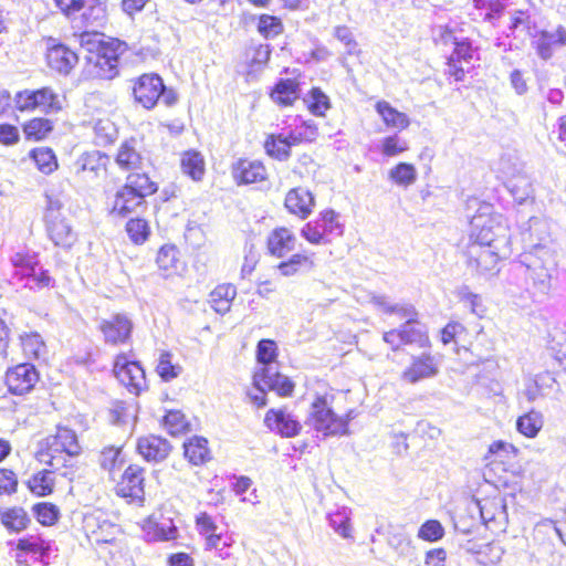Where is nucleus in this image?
<instances>
[{
    "label": "nucleus",
    "mask_w": 566,
    "mask_h": 566,
    "mask_svg": "<svg viewBox=\"0 0 566 566\" xmlns=\"http://www.w3.org/2000/svg\"><path fill=\"white\" fill-rule=\"evenodd\" d=\"M556 265L553 251L542 243L533 245L532 250L520 255L514 265L517 275H523L525 290L534 302H543L552 287V274Z\"/></svg>",
    "instance_id": "obj_1"
},
{
    "label": "nucleus",
    "mask_w": 566,
    "mask_h": 566,
    "mask_svg": "<svg viewBox=\"0 0 566 566\" xmlns=\"http://www.w3.org/2000/svg\"><path fill=\"white\" fill-rule=\"evenodd\" d=\"M82 448L74 430L66 427H57L56 433L46 437L39 442L35 459L61 475L72 481L74 479L75 458L80 455Z\"/></svg>",
    "instance_id": "obj_2"
},
{
    "label": "nucleus",
    "mask_w": 566,
    "mask_h": 566,
    "mask_svg": "<svg viewBox=\"0 0 566 566\" xmlns=\"http://www.w3.org/2000/svg\"><path fill=\"white\" fill-rule=\"evenodd\" d=\"M158 190L156 182L146 174H130L125 185L117 191L113 210L122 217L135 211L145 203V198Z\"/></svg>",
    "instance_id": "obj_3"
},
{
    "label": "nucleus",
    "mask_w": 566,
    "mask_h": 566,
    "mask_svg": "<svg viewBox=\"0 0 566 566\" xmlns=\"http://www.w3.org/2000/svg\"><path fill=\"white\" fill-rule=\"evenodd\" d=\"M133 94L135 101L147 109L154 108L159 99L169 107L178 101L176 91L167 87L156 73L140 75L134 84Z\"/></svg>",
    "instance_id": "obj_4"
},
{
    "label": "nucleus",
    "mask_w": 566,
    "mask_h": 566,
    "mask_svg": "<svg viewBox=\"0 0 566 566\" xmlns=\"http://www.w3.org/2000/svg\"><path fill=\"white\" fill-rule=\"evenodd\" d=\"M305 424L325 438L349 434L346 421L340 420L324 396H317L312 402Z\"/></svg>",
    "instance_id": "obj_5"
},
{
    "label": "nucleus",
    "mask_w": 566,
    "mask_h": 566,
    "mask_svg": "<svg viewBox=\"0 0 566 566\" xmlns=\"http://www.w3.org/2000/svg\"><path fill=\"white\" fill-rule=\"evenodd\" d=\"M62 203L59 199L46 196L44 211L45 230L54 245L62 249H71L77 240L69 220L61 212Z\"/></svg>",
    "instance_id": "obj_6"
},
{
    "label": "nucleus",
    "mask_w": 566,
    "mask_h": 566,
    "mask_svg": "<svg viewBox=\"0 0 566 566\" xmlns=\"http://www.w3.org/2000/svg\"><path fill=\"white\" fill-rule=\"evenodd\" d=\"M14 103L21 112L40 108L45 114H55L63 108V98L49 86L20 91L14 96Z\"/></svg>",
    "instance_id": "obj_7"
},
{
    "label": "nucleus",
    "mask_w": 566,
    "mask_h": 566,
    "mask_svg": "<svg viewBox=\"0 0 566 566\" xmlns=\"http://www.w3.org/2000/svg\"><path fill=\"white\" fill-rule=\"evenodd\" d=\"M472 224L479 229L473 244L492 247L497 251H504L509 245V229L501 216L485 218L475 216Z\"/></svg>",
    "instance_id": "obj_8"
},
{
    "label": "nucleus",
    "mask_w": 566,
    "mask_h": 566,
    "mask_svg": "<svg viewBox=\"0 0 566 566\" xmlns=\"http://www.w3.org/2000/svg\"><path fill=\"white\" fill-rule=\"evenodd\" d=\"M124 43L119 40L108 39V46L94 54L85 55L87 64L93 65L96 76L102 78H113L118 74L119 55L123 53Z\"/></svg>",
    "instance_id": "obj_9"
},
{
    "label": "nucleus",
    "mask_w": 566,
    "mask_h": 566,
    "mask_svg": "<svg viewBox=\"0 0 566 566\" xmlns=\"http://www.w3.org/2000/svg\"><path fill=\"white\" fill-rule=\"evenodd\" d=\"M40 380V374L30 363L18 364L6 371V385L9 392L23 396L34 389Z\"/></svg>",
    "instance_id": "obj_10"
},
{
    "label": "nucleus",
    "mask_w": 566,
    "mask_h": 566,
    "mask_svg": "<svg viewBox=\"0 0 566 566\" xmlns=\"http://www.w3.org/2000/svg\"><path fill=\"white\" fill-rule=\"evenodd\" d=\"M492 247L471 244L467 252V266L471 273L476 275H493L497 272L500 253Z\"/></svg>",
    "instance_id": "obj_11"
},
{
    "label": "nucleus",
    "mask_w": 566,
    "mask_h": 566,
    "mask_svg": "<svg viewBox=\"0 0 566 566\" xmlns=\"http://www.w3.org/2000/svg\"><path fill=\"white\" fill-rule=\"evenodd\" d=\"M148 154L145 150L143 139L130 137L125 139L116 154L115 163L123 170H139L148 161Z\"/></svg>",
    "instance_id": "obj_12"
},
{
    "label": "nucleus",
    "mask_w": 566,
    "mask_h": 566,
    "mask_svg": "<svg viewBox=\"0 0 566 566\" xmlns=\"http://www.w3.org/2000/svg\"><path fill=\"white\" fill-rule=\"evenodd\" d=\"M264 424L271 431L285 438L296 437L302 430L300 420L285 408L269 409L264 417Z\"/></svg>",
    "instance_id": "obj_13"
},
{
    "label": "nucleus",
    "mask_w": 566,
    "mask_h": 566,
    "mask_svg": "<svg viewBox=\"0 0 566 566\" xmlns=\"http://www.w3.org/2000/svg\"><path fill=\"white\" fill-rule=\"evenodd\" d=\"M116 378L138 395L146 385L145 370L138 361H128L125 357H118L114 365Z\"/></svg>",
    "instance_id": "obj_14"
},
{
    "label": "nucleus",
    "mask_w": 566,
    "mask_h": 566,
    "mask_svg": "<svg viewBox=\"0 0 566 566\" xmlns=\"http://www.w3.org/2000/svg\"><path fill=\"white\" fill-rule=\"evenodd\" d=\"M473 511L479 512L480 518L486 528L492 532L504 531L506 524V505L504 501L485 500L476 501Z\"/></svg>",
    "instance_id": "obj_15"
},
{
    "label": "nucleus",
    "mask_w": 566,
    "mask_h": 566,
    "mask_svg": "<svg viewBox=\"0 0 566 566\" xmlns=\"http://www.w3.org/2000/svg\"><path fill=\"white\" fill-rule=\"evenodd\" d=\"M260 384L282 397L291 396L294 391V382L287 376L280 374L276 367H261L255 371L253 386L259 387Z\"/></svg>",
    "instance_id": "obj_16"
},
{
    "label": "nucleus",
    "mask_w": 566,
    "mask_h": 566,
    "mask_svg": "<svg viewBox=\"0 0 566 566\" xmlns=\"http://www.w3.org/2000/svg\"><path fill=\"white\" fill-rule=\"evenodd\" d=\"M109 156L99 150H91L83 153L74 163L73 168L77 176L83 178H98L101 174H105Z\"/></svg>",
    "instance_id": "obj_17"
},
{
    "label": "nucleus",
    "mask_w": 566,
    "mask_h": 566,
    "mask_svg": "<svg viewBox=\"0 0 566 566\" xmlns=\"http://www.w3.org/2000/svg\"><path fill=\"white\" fill-rule=\"evenodd\" d=\"M144 469L137 464H130L126 468L122 475L120 482L117 484V494L122 497L130 500L144 499Z\"/></svg>",
    "instance_id": "obj_18"
},
{
    "label": "nucleus",
    "mask_w": 566,
    "mask_h": 566,
    "mask_svg": "<svg viewBox=\"0 0 566 566\" xmlns=\"http://www.w3.org/2000/svg\"><path fill=\"white\" fill-rule=\"evenodd\" d=\"M48 65L61 75H69L78 62L77 54L63 43H53L46 52Z\"/></svg>",
    "instance_id": "obj_19"
},
{
    "label": "nucleus",
    "mask_w": 566,
    "mask_h": 566,
    "mask_svg": "<svg viewBox=\"0 0 566 566\" xmlns=\"http://www.w3.org/2000/svg\"><path fill=\"white\" fill-rule=\"evenodd\" d=\"M439 373L436 358L423 353L420 356H412L410 366L403 370L402 379L410 384H416L426 378H432Z\"/></svg>",
    "instance_id": "obj_20"
},
{
    "label": "nucleus",
    "mask_w": 566,
    "mask_h": 566,
    "mask_svg": "<svg viewBox=\"0 0 566 566\" xmlns=\"http://www.w3.org/2000/svg\"><path fill=\"white\" fill-rule=\"evenodd\" d=\"M105 342L116 345L125 343L132 334L133 323L125 314H115L111 319H104L99 326Z\"/></svg>",
    "instance_id": "obj_21"
},
{
    "label": "nucleus",
    "mask_w": 566,
    "mask_h": 566,
    "mask_svg": "<svg viewBox=\"0 0 566 566\" xmlns=\"http://www.w3.org/2000/svg\"><path fill=\"white\" fill-rule=\"evenodd\" d=\"M232 176L238 185H250L265 180L268 172L259 160L239 159L232 165Z\"/></svg>",
    "instance_id": "obj_22"
},
{
    "label": "nucleus",
    "mask_w": 566,
    "mask_h": 566,
    "mask_svg": "<svg viewBox=\"0 0 566 566\" xmlns=\"http://www.w3.org/2000/svg\"><path fill=\"white\" fill-rule=\"evenodd\" d=\"M137 450L146 461L161 462L171 451V444L159 436L142 437L137 441Z\"/></svg>",
    "instance_id": "obj_23"
},
{
    "label": "nucleus",
    "mask_w": 566,
    "mask_h": 566,
    "mask_svg": "<svg viewBox=\"0 0 566 566\" xmlns=\"http://www.w3.org/2000/svg\"><path fill=\"white\" fill-rule=\"evenodd\" d=\"M284 205L291 213L298 216L301 219H306L312 212L314 197L305 188H293L287 192Z\"/></svg>",
    "instance_id": "obj_24"
},
{
    "label": "nucleus",
    "mask_w": 566,
    "mask_h": 566,
    "mask_svg": "<svg viewBox=\"0 0 566 566\" xmlns=\"http://www.w3.org/2000/svg\"><path fill=\"white\" fill-rule=\"evenodd\" d=\"M553 45H566V29L563 25L552 32L547 30H541L535 41V49L538 56L547 61L553 56Z\"/></svg>",
    "instance_id": "obj_25"
},
{
    "label": "nucleus",
    "mask_w": 566,
    "mask_h": 566,
    "mask_svg": "<svg viewBox=\"0 0 566 566\" xmlns=\"http://www.w3.org/2000/svg\"><path fill=\"white\" fill-rule=\"evenodd\" d=\"M296 237L287 228L274 229L268 237V250L271 255L284 258L295 249Z\"/></svg>",
    "instance_id": "obj_26"
},
{
    "label": "nucleus",
    "mask_w": 566,
    "mask_h": 566,
    "mask_svg": "<svg viewBox=\"0 0 566 566\" xmlns=\"http://www.w3.org/2000/svg\"><path fill=\"white\" fill-rule=\"evenodd\" d=\"M270 96L281 106H291L300 97L298 83L293 78H280L272 88Z\"/></svg>",
    "instance_id": "obj_27"
},
{
    "label": "nucleus",
    "mask_w": 566,
    "mask_h": 566,
    "mask_svg": "<svg viewBox=\"0 0 566 566\" xmlns=\"http://www.w3.org/2000/svg\"><path fill=\"white\" fill-rule=\"evenodd\" d=\"M0 522L10 533H20L28 528L31 518L23 507H0Z\"/></svg>",
    "instance_id": "obj_28"
},
{
    "label": "nucleus",
    "mask_w": 566,
    "mask_h": 566,
    "mask_svg": "<svg viewBox=\"0 0 566 566\" xmlns=\"http://www.w3.org/2000/svg\"><path fill=\"white\" fill-rule=\"evenodd\" d=\"M181 171L193 181H201L206 174L205 158L198 150L190 149L181 155Z\"/></svg>",
    "instance_id": "obj_29"
},
{
    "label": "nucleus",
    "mask_w": 566,
    "mask_h": 566,
    "mask_svg": "<svg viewBox=\"0 0 566 566\" xmlns=\"http://www.w3.org/2000/svg\"><path fill=\"white\" fill-rule=\"evenodd\" d=\"M405 345H417L420 348L430 346L428 329L419 319L405 322L400 325Z\"/></svg>",
    "instance_id": "obj_30"
},
{
    "label": "nucleus",
    "mask_w": 566,
    "mask_h": 566,
    "mask_svg": "<svg viewBox=\"0 0 566 566\" xmlns=\"http://www.w3.org/2000/svg\"><path fill=\"white\" fill-rule=\"evenodd\" d=\"M54 471L55 470H53V469H51V470L44 469V470H41V471L34 473L25 482L29 491L39 497H44V496L51 495L54 491V485H55L54 479L52 476Z\"/></svg>",
    "instance_id": "obj_31"
},
{
    "label": "nucleus",
    "mask_w": 566,
    "mask_h": 566,
    "mask_svg": "<svg viewBox=\"0 0 566 566\" xmlns=\"http://www.w3.org/2000/svg\"><path fill=\"white\" fill-rule=\"evenodd\" d=\"M184 453L193 465L203 464L210 459L208 440L199 436L192 437L184 443Z\"/></svg>",
    "instance_id": "obj_32"
},
{
    "label": "nucleus",
    "mask_w": 566,
    "mask_h": 566,
    "mask_svg": "<svg viewBox=\"0 0 566 566\" xmlns=\"http://www.w3.org/2000/svg\"><path fill=\"white\" fill-rule=\"evenodd\" d=\"M237 295V289L235 286L231 284H222L218 285L211 293H210V304L211 307L218 313V314H226L230 311L231 302Z\"/></svg>",
    "instance_id": "obj_33"
},
{
    "label": "nucleus",
    "mask_w": 566,
    "mask_h": 566,
    "mask_svg": "<svg viewBox=\"0 0 566 566\" xmlns=\"http://www.w3.org/2000/svg\"><path fill=\"white\" fill-rule=\"evenodd\" d=\"M507 189L517 205L534 202V189L531 180L525 176H517L507 182Z\"/></svg>",
    "instance_id": "obj_34"
},
{
    "label": "nucleus",
    "mask_w": 566,
    "mask_h": 566,
    "mask_svg": "<svg viewBox=\"0 0 566 566\" xmlns=\"http://www.w3.org/2000/svg\"><path fill=\"white\" fill-rule=\"evenodd\" d=\"M376 111L381 116L387 126L395 128H407L409 126V118L405 113L394 108L388 102L380 101L376 104Z\"/></svg>",
    "instance_id": "obj_35"
},
{
    "label": "nucleus",
    "mask_w": 566,
    "mask_h": 566,
    "mask_svg": "<svg viewBox=\"0 0 566 566\" xmlns=\"http://www.w3.org/2000/svg\"><path fill=\"white\" fill-rule=\"evenodd\" d=\"M315 223L321 229V232H323L325 239L328 235H343L344 226L338 221V213L332 209L322 211Z\"/></svg>",
    "instance_id": "obj_36"
},
{
    "label": "nucleus",
    "mask_w": 566,
    "mask_h": 566,
    "mask_svg": "<svg viewBox=\"0 0 566 566\" xmlns=\"http://www.w3.org/2000/svg\"><path fill=\"white\" fill-rule=\"evenodd\" d=\"M11 263L14 269L13 277L25 281L30 275L34 273L39 262L35 256L28 254L15 253L11 256Z\"/></svg>",
    "instance_id": "obj_37"
},
{
    "label": "nucleus",
    "mask_w": 566,
    "mask_h": 566,
    "mask_svg": "<svg viewBox=\"0 0 566 566\" xmlns=\"http://www.w3.org/2000/svg\"><path fill=\"white\" fill-rule=\"evenodd\" d=\"M543 427V416L541 412L531 410L530 412L518 417L516 428L520 433L528 438L537 436Z\"/></svg>",
    "instance_id": "obj_38"
},
{
    "label": "nucleus",
    "mask_w": 566,
    "mask_h": 566,
    "mask_svg": "<svg viewBox=\"0 0 566 566\" xmlns=\"http://www.w3.org/2000/svg\"><path fill=\"white\" fill-rule=\"evenodd\" d=\"M30 158L35 163L38 169L45 175L53 172L57 168L55 154L49 147L32 149Z\"/></svg>",
    "instance_id": "obj_39"
},
{
    "label": "nucleus",
    "mask_w": 566,
    "mask_h": 566,
    "mask_svg": "<svg viewBox=\"0 0 566 566\" xmlns=\"http://www.w3.org/2000/svg\"><path fill=\"white\" fill-rule=\"evenodd\" d=\"M20 340L27 356L39 359L45 355L46 346L39 333H24L20 336Z\"/></svg>",
    "instance_id": "obj_40"
},
{
    "label": "nucleus",
    "mask_w": 566,
    "mask_h": 566,
    "mask_svg": "<svg viewBox=\"0 0 566 566\" xmlns=\"http://www.w3.org/2000/svg\"><path fill=\"white\" fill-rule=\"evenodd\" d=\"M388 177L396 185L407 188L417 180V170L412 164L399 163L389 170Z\"/></svg>",
    "instance_id": "obj_41"
},
{
    "label": "nucleus",
    "mask_w": 566,
    "mask_h": 566,
    "mask_svg": "<svg viewBox=\"0 0 566 566\" xmlns=\"http://www.w3.org/2000/svg\"><path fill=\"white\" fill-rule=\"evenodd\" d=\"M53 130V123L48 118H33L23 125V133L29 140H42Z\"/></svg>",
    "instance_id": "obj_42"
},
{
    "label": "nucleus",
    "mask_w": 566,
    "mask_h": 566,
    "mask_svg": "<svg viewBox=\"0 0 566 566\" xmlns=\"http://www.w3.org/2000/svg\"><path fill=\"white\" fill-rule=\"evenodd\" d=\"M78 41L81 48L87 52L86 55H94L104 50V46H108V40H105L104 33L95 30L82 32Z\"/></svg>",
    "instance_id": "obj_43"
},
{
    "label": "nucleus",
    "mask_w": 566,
    "mask_h": 566,
    "mask_svg": "<svg viewBox=\"0 0 566 566\" xmlns=\"http://www.w3.org/2000/svg\"><path fill=\"white\" fill-rule=\"evenodd\" d=\"M264 148L266 154L281 161H285L291 156V150L289 148V143L283 139V135H274L271 134L266 137L264 142Z\"/></svg>",
    "instance_id": "obj_44"
},
{
    "label": "nucleus",
    "mask_w": 566,
    "mask_h": 566,
    "mask_svg": "<svg viewBox=\"0 0 566 566\" xmlns=\"http://www.w3.org/2000/svg\"><path fill=\"white\" fill-rule=\"evenodd\" d=\"M329 526L343 538L352 537L350 517L347 507L337 509L327 514Z\"/></svg>",
    "instance_id": "obj_45"
},
{
    "label": "nucleus",
    "mask_w": 566,
    "mask_h": 566,
    "mask_svg": "<svg viewBox=\"0 0 566 566\" xmlns=\"http://www.w3.org/2000/svg\"><path fill=\"white\" fill-rule=\"evenodd\" d=\"M455 295L464 307L469 308L471 313L482 316L485 308L482 304V298L479 294L473 293L468 285H461L455 290Z\"/></svg>",
    "instance_id": "obj_46"
},
{
    "label": "nucleus",
    "mask_w": 566,
    "mask_h": 566,
    "mask_svg": "<svg viewBox=\"0 0 566 566\" xmlns=\"http://www.w3.org/2000/svg\"><path fill=\"white\" fill-rule=\"evenodd\" d=\"M314 265L313 261L308 255L302 253H295L286 261H282L277 265V270L283 276H292L296 274L301 268L312 269Z\"/></svg>",
    "instance_id": "obj_47"
},
{
    "label": "nucleus",
    "mask_w": 566,
    "mask_h": 566,
    "mask_svg": "<svg viewBox=\"0 0 566 566\" xmlns=\"http://www.w3.org/2000/svg\"><path fill=\"white\" fill-rule=\"evenodd\" d=\"M36 521L45 526L53 525L59 521L60 510L50 502L36 503L32 507Z\"/></svg>",
    "instance_id": "obj_48"
},
{
    "label": "nucleus",
    "mask_w": 566,
    "mask_h": 566,
    "mask_svg": "<svg viewBox=\"0 0 566 566\" xmlns=\"http://www.w3.org/2000/svg\"><path fill=\"white\" fill-rule=\"evenodd\" d=\"M83 9L84 12L82 13V21L86 28H92L94 30L104 25L106 12L102 3H95L87 7L84 6Z\"/></svg>",
    "instance_id": "obj_49"
},
{
    "label": "nucleus",
    "mask_w": 566,
    "mask_h": 566,
    "mask_svg": "<svg viewBox=\"0 0 566 566\" xmlns=\"http://www.w3.org/2000/svg\"><path fill=\"white\" fill-rule=\"evenodd\" d=\"M388 545L399 556H411L415 551L410 536L402 531L390 533L388 536Z\"/></svg>",
    "instance_id": "obj_50"
},
{
    "label": "nucleus",
    "mask_w": 566,
    "mask_h": 566,
    "mask_svg": "<svg viewBox=\"0 0 566 566\" xmlns=\"http://www.w3.org/2000/svg\"><path fill=\"white\" fill-rule=\"evenodd\" d=\"M164 426L171 436H178L189 430V423L179 410L167 411L164 417Z\"/></svg>",
    "instance_id": "obj_51"
},
{
    "label": "nucleus",
    "mask_w": 566,
    "mask_h": 566,
    "mask_svg": "<svg viewBox=\"0 0 566 566\" xmlns=\"http://www.w3.org/2000/svg\"><path fill=\"white\" fill-rule=\"evenodd\" d=\"M277 357V346L272 339H261L256 345V359L262 367H274Z\"/></svg>",
    "instance_id": "obj_52"
},
{
    "label": "nucleus",
    "mask_w": 566,
    "mask_h": 566,
    "mask_svg": "<svg viewBox=\"0 0 566 566\" xmlns=\"http://www.w3.org/2000/svg\"><path fill=\"white\" fill-rule=\"evenodd\" d=\"M95 144L98 146H107L113 144L117 138V129L115 125L108 120H98L94 127Z\"/></svg>",
    "instance_id": "obj_53"
},
{
    "label": "nucleus",
    "mask_w": 566,
    "mask_h": 566,
    "mask_svg": "<svg viewBox=\"0 0 566 566\" xmlns=\"http://www.w3.org/2000/svg\"><path fill=\"white\" fill-rule=\"evenodd\" d=\"M178 249L172 244H165L163 245L156 258V262L159 266V269L165 271H172L177 270V263H178Z\"/></svg>",
    "instance_id": "obj_54"
},
{
    "label": "nucleus",
    "mask_w": 566,
    "mask_h": 566,
    "mask_svg": "<svg viewBox=\"0 0 566 566\" xmlns=\"http://www.w3.org/2000/svg\"><path fill=\"white\" fill-rule=\"evenodd\" d=\"M171 354L168 352H164L159 356L156 370L160 378L165 381H170L177 378L182 370V368L179 365H174L171 363Z\"/></svg>",
    "instance_id": "obj_55"
},
{
    "label": "nucleus",
    "mask_w": 566,
    "mask_h": 566,
    "mask_svg": "<svg viewBox=\"0 0 566 566\" xmlns=\"http://www.w3.org/2000/svg\"><path fill=\"white\" fill-rule=\"evenodd\" d=\"M126 232L136 244L144 243L150 233L147 221L140 218L130 219L126 224Z\"/></svg>",
    "instance_id": "obj_56"
},
{
    "label": "nucleus",
    "mask_w": 566,
    "mask_h": 566,
    "mask_svg": "<svg viewBox=\"0 0 566 566\" xmlns=\"http://www.w3.org/2000/svg\"><path fill=\"white\" fill-rule=\"evenodd\" d=\"M258 31L265 39H273L283 31V25L279 18L274 15L262 14L259 19Z\"/></svg>",
    "instance_id": "obj_57"
},
{
    "label": "nucleus",
    "mask_w": 566,
    "mask_h": 566,
    "mask_svg": "<svg viewBox=\"0 0 566 566\" xmlns=\"http://www.w3.org/2000/svg\"><path fill=\"white\" fill-rule=\"evenodd\" d=\"M331 107L328 96L317 87L310 91V111L316 116H323L325 112Z\"/></svg>",
    "instance_id": "obj_58"
},
{
    "label": "nucleus",
    "mask_w": 566,
    "mask_h": 566,
    "mask_svg": "<svg viewBox=\"0 0 566 566\" xmlns=\"http://www.w3.org/2000/svg\"><path fill=\"white\" fill-rule=\"evenodd\" d=\"M53 283L54 279L49 274V271L38 265L34 273L25 280L24 287L36 291L49 287Z\"/></svg>",
    "instance_id": "obj_59"
},
{
    "label": "nucleus",
    "mask_w": 566,
    "mask_h": 566,
    "mask_svg": "<svg viewBox=\"0 0 566 566\" xmlns=\"http://www.w3.org/2000/svg\"><path fill=\"white\" fill-rule=\"evenodd\" d=\"M444 535L442 524L437 520L426 521L418 531V537L427 542H437Z\"/></svg>",
    "instance_id": "obj_60"
},
{
    "label": "nucleus",
    "mask_w": 566,
    "mask_h": 566,
    "mask_svg": "<svg viewBox=\"0 0 566 566\" xmlns=\"http://www.w3.org/2000/svg\"><path fill=\"white\" fill-rule=\"evenodd\" d=\"M408 149V144L397 134L387 136L381 140V151L387 157L399 155Z\"/></svg>",
    "instance_id": "obj_61"
},
{
    "label": "nucleus",
    "mask_w": 566,
    "mask_h": 566,
    "mask_svg": "<svg viewBox=\"0 0 566 566\" xmlns=\"http://www.w3.org/2000/svg\"><path fill=\"white\" fill-rule=\"evenodd\" d=\"M334 36L346 48L347 54H354L357 52L358 43L356 42L352 30L347 25H337L334 29Z\"/></svg>",
    "instance_id": "obj_62"
},
{
    "label": "nucleus",
    "mask_w": 566,
    "mask_h": 566,
    "mask_svg": "<svg viewBox=\"0 0 566 566\" xmlns=\"http://www.w3.org/2000/svg\"><path fill=\"white\" fill-rule=\"evenodd\" d=\"M18 489L17 474L9 469H0V495H12Z\"/></svg>",
    "instance_id": "obj_63"
},
{
    "label": "nucleus",
    "mask_w": 566,
    "mask_h": 566,
    "mask_svg": "<svg viewBox=\"0 0 566 566\" xmlns=\"http://www.w3.org/2000/svg\"><path fill=\"white\" fill-rule=\"evenodd\" d=\"M473 53L472 41L469 38H462L454 42V49L451 55H454V60L458 62H470L473 57Z\"/></svg>",
    "instance_id": "obj_64"
}]
</instances>
